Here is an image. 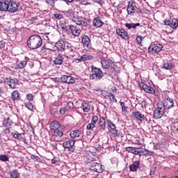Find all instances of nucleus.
<instances>
[{
	"label": "nucleus",
	"instance_id": "f257e3e1",
	"mask_svg": "<svg viewBox=\"0 0 178 178\" xmlns=\"http://www.w3.org/2000/svg\"><path fill=\"white\" fill-rule=\"evenodd\" d=\"M42 45V38L39 35H32L27 40L30 49H38Z\"/></svg>",
	"mask_w": 178,
	"mask_h": 178
},
{
	"label": "nucleus",
	"instance_id": "f03ea898",
	"mask_svg": "<svg viewBox=\"0 0 178 178\" xmlns=\"http://www.w3.org/2000/svg\"><path fill=\"white\" fill-rule=\"evenodd\" d=\"M91 70L92 74L89 76L90 80L99 81L104 76V72L94 65L91 66Z\"/></svg>",
	"mask_w": 178,
	"mask_h": 178
},
{
	"label": "nucleus",
	"instance_id": "7ed1b4c3",
	"mask_svg": "<svg viewBox=\"0 0 178 178\" xmlns=\"http://www.w3.org/2000/svg\"><path fill=\"white\" fill-rule=\"evenodd\" d=\"M50 129L54 131L55 137H62L63 136V129L60 127L59 122L52 121L50 124Z\"/></svg>",
	"mask_w": 178,
	"mask_h": 178
},
{
	"label": "nucleus",
	"instance_id": "20e7f679",
	"mask_svg": "<svg viewBox=\"0 0 178 178\" xmlns=\"http://www.w3.org/2000/svg\"><path fill=\"white\" fill-rule=\"evenodd\" d=\"M165 107H163V102H160L157 104V108L154 111V119H161L165 114Z\"/></svg>",
	"mask_w": 178,
	"mask_h": 178
},
{
	"label": "nucleus",
	"instance_id": "39448f33",
	"mask_svg": "<svg viewBox=\"0 0 178 178\" xmlns=\"http://www.w3.org/2000/svg\"><path fill=\"white\" fill-rule=\"evenodd\" d=\"M7 6V12H9V13H16V12H19V3L14 0H8Z\"/></svg>",
	"mask_w": 178,
	"mask_h": 178
},
{
	"label": "nucleus",
	"instance_id": "423d86ee",
	"mask_svg": "<svg viewBox=\"0 0 178 178\" xmlns=\"http://www.w3.org/2000/svg\"><path fill=\"white\" fill-rule=\"evenodd\" d=\"M90 170H93V172H96L97 173H102V172H104L102 165L95 161H92L90 163Z\"/></svg>",
	"mask_w": 178,
	"mask_h": 178
},
{
	"label": "nucleus",
	"instance_id": "0eeeda50",
	"mask_svg": "<svg viewBox=\"0 0 178 178\" xmlns=\"http://www.w3.org/2000/svg\"><path fill=\"white\" fill-rule=\"evenodd\" d=\"M162 48L163 47L161 44H152L148 48L149 54H152V55H154V54H159V52L162 51Z\"/></svg>",
	"mask_w": 178,
	"mask_h": 178
},
{
	"label": "nucleus",
	"instance_id": "6e6552de",
	"mask_svg": "<svg viewBox=\"0 0 178 178\" xmlns=\"http://www.w3.org/2000/svg\"><path fill=\"white\" fill-rule=\"evenodd\" d=\"M4 81L6 84H8L13 90L16 89V86L19 84L17 79L6 78Z\"/></svg>",
	"mask_w": 178,
	"mask_h": 178
},
{
	"label": "nucleus",
	"instance_id": "1a4fd4ad",
	"mask_svg": "<svg viewBox=\"0 0 178 178\" xmlns=\"http://www.w3.org/2000/svg\"><path fill=\"white\" fill-rule=\"evenodd\" d=\"M97 124L98 127L96 129L97 133H102V131H105L106 129V124H105V118L104 117L99 118Z\"/></svg>",
	"mask_w": 178,
	"mask_h": 178
},
{
	"label": "nucleus",
	"instance_id": "9d476101",
	"mask_svg": "<svg viewBox=\"0 0 178 178\" xmlns=\"http://www.w3.org/2000/svg\"><path fill=\"white\" fill-rule=\"evenodd\" d=\"M165 26H170L171 29H177L178 27V20L176 18H170L169 19H165L164 21Z\"/></svg>",
	"mask_w": 178,
	"mask_h": 178
},
{
	"label": "nucleus",
	"instance_id": "9b49d317",
	"mask_svg": "<svg viewBox=\"0 0 178 178\" xmlns=\"http://www.w3.org/2000/svg\"><path fill=\"white\" fill-rule=\"evenodd\" d=\"M163 108L165 111H169V109H172L175 106V102L173 99H170V97L166 98L163 103Z\"/></svg>",
	"mask_w": 178,
	"mask_h": 178
},
{
	"label": "nucleus",
	"instance_id": "f8f14e48",
	"mask_svg": "<svg viewBox=\"0 0 178 178\" xmlns=\"http://www.w3.org/2000/svg\"><path fill=\"white\" fill-rule=\"evenodd\" d=\"M136 2L129 1V4L127 8L128 15H130V16H134V13H136Z\"/></svg>",
	"mask_w": 178,
	"mask_h": 178
},
{
	"label": "nucleus",
	"instance_id": "ddd939ff",
	"mask_svg": "<svg viewBox=\"0 0 178 178\" xmlns=\"http://www.w3.org/2000/svg\"><path fill=\"white\" fill-rule=\"evenodd\" d=\"M61 83H65V84H73L76 83V79L72 76L63 75L60 77Z\"/></svg>",
	"mask_w": 178,
	"mask_h": 178
},
{
	"label": "nucleus",
	"instance_id": "4468645a",
	"mask_svg": "<svg viewBox=\"0 0 178 178\" xmlns=\"http://www.w3.org/2000/svg\"><path fill=\"white\" fill-rule=\"evenodd\" d=\"M141 169V163L140 161H133L131 164L129 165L130 172H138Z\"/></svg>",
	"mask_w": 178,
	"mask_h": 178
},
{
	"label": "nucleus",
	"instance_id": "2eb2a0df",
	"mask_svg": "<svg viewBox=\"0 0 178 178\" xmlns=\"http://www.w3.org/2000/svg\"><path fill=\"white\" fill-rule=\"evenodd\" d=\"M140 88H142L143 91H145V92H147L148 94H154L155 92V89L154 88L147 85L144 83H139Z\"/></svg>",
	"mask_w": 178,
	"mask_h": 178
},
{
	"label": "nucleus",
	"instance_id": "dca6fc26",
	"mask_svg": "<svg viewBox=\"0 0 178 178\" xmlns=\"http://www.w3.org/2000/svg\"><path fill=\"white\" fill-rule=\"evenodd\" d=\"M115 33H116V34H118V35L121 37V38H122V40H129V33H127V31H126V30H124L122 28L117 29L115 30Z\"/></svg>",
	"mask_w": 178,
	"mask_h": 178
},
{
	"label": "nucleus",
	"instance_id": "f3484780",
	"mask_svg": "<svg viewBox=\"0 0 178 178\" xmlns=\"http://www.w3.org/2000/svg\"><path fill=\"white\" fill-rule=\"evenodd\" d=\"M132 115L134 116V118H135V119H136V120H139V122H147L148 121V119H147L145 115H144L143 114H142L141 113H140L138 111L133 112Z\"/></svg>",
	"mask_w": 178,
	"mask_h": 178
},
{
	"label": "nucleus",
	"instance_id": "a211bd4d",
	"mask_svg": "<svg viewBox=\"0 0 178 178\" xmlns=\"http://www.w3.org/2000/svg\"><path fill=\"white\" fill-rule=\"evenodd\" d=\"M64 59H67V56L65 54H58L57 56L55 58L54 63L55 65H62V63H63Z\"/></svg>",
	"mask_w": 178,
	"mask_h": 178
},
{
	"label": "nucleus",
	"instance_id": "6ab92c4d",
	"mask_svg": "<svg viewBox=\"0 0 178 178\" xmlns=\"http://www.w3.org/2000/svg\"><path fill=\"white\" fill-rule=\"evenodd\" d=\"M140 147H126V150L128 152H131V154H134V155H140V154H143L144 150H138Z\"/></svg>",
	"mask_w": 178,
	"mask_h": 178
},
{
	"label": "nucleus",
	"instance_id": "aec40b11",
	"mask_svg": "<svg viewBox=\"0 0 178 178\" xmlns=\"http://www.w3.org/2000/svg\"><path fill=\"white\" fill-rule=\"evenodd\" d=\"M70 30L74 37H79L81 33V29H80V28L76 25H72Z\"/></svg>",
	"mask_w": 178,
	"mask_h": 178
},
{
	"label": "nucleus",
	"instance_id": "412c9836",
	"mask_svg": "<svg viewBox=\"0 0 178 178\" xmlns=\"http://www.w3.org/2000/svg\"><path fill=\"white\" fill-rule=\"evenodd\" d=\"M99 118L97 115H94L92 118V120H91V123H89L87 125V129L88 130H92V129H94L95 127V124H97V122H98Z\"/></svg>",
	"mask_w": 178,
	"mask_h": 178
},
{
	"label": "nucleus",
	"instance_id": "4be33fe9",
	"mask_svg": "<svg viewBox=\"0 0 178 178\" xmlns=\"http://www.w3.org/2000/svg\"><path fill=\"white\" fill-rule=\"evenodd\" d=\"M74 144H76V140L74 139H71L70 140H67L63 143V147L65 149H70V148H73L74 147Z\"/></svg>",
	"mask_w": 178,
	"mask_h": 178
},
{
	"label": "nucleus",
	"instance_id": "5701e85b",
	"mask_svg": "<svg viewBox=\"0 0 178 178\" xmlns=\"http://www.w3.org/2000/svg\"><path fill=\"white\" fill-rule=\"evenodd\" d=\"M56 47L58 51H61V52H63L66 48V43L63 40H59L56 42Z\"/></svg>",
	"mask_w": 178,
	"mask_h": 178
},
{
	"label": "nucleus",
	"instance_id": "b1692460",
	"mask_svg": "<svg viewBox=\"0 0 178 178\" xmlns=\"http://www.w3.org/2000/svg\"><path fill=\"white\" fill-rule=\"evenodd\" d=\"M81 42L83 44L84 47H86L87 48L91 47V45L90 44L91 43V40L88 36L84 35L82 38Z\"/></svg>",
	"mask_w": 178,
	"mask_h": 178
},
{
	"label": "nucleus",
	"instance_id": "393cba45",
	"mask_svg": "<svg viewBox=\"0 0 178 178\" xmlns=\"http://www.w3.org/2000/svg\"><path fill=\"white\" fill-rule=\"evenodd\" d=\"M74 22L77 24V26H83V27H87L88 26V24L81 17L75 18Z\"/></svg>",
	"mask_w": 178,
	"mask_h": 178
},
{
	"label": "nucleus",
	"instance_id": "a878e982",
	"mask_svg": "<svg viewBox=\"0 0 178 178\" xmlns=\"http://www.w3.org/2000/svg\"><path fill=\"white\" fill-rule=\"evenodd\" d=\"M0 11L8 12V0L0 1Z\"/></svg>",
	"mask_w": 178,
	"mask_h": 178
},
{
	"label": "nucleus",
	"instance_id": "bb28decb",
	"mask_svg": "<svg viewBox=\"0 0 178 178\" xmlns=\"http://www.w3.org/2000/svg\"><path fill=\"white\" fill-rule=\"evenodd\" d=\"M60 26L62 29V30H65V31H69L70 30V27H72V25H70L67 22H60Z\"/></svg>",
	"mask_w": 178,
	"mask_h": 178
},
{
	"label": "nucleus",
	"instance_id": "cd10ccee",
	"mask_svg": "<svg viewBox=\"0 0 178 178\" xmlns=\"http://www.w3.org/2000/svg\"><path fill=\"white\" fill-rule=\"evenodd\" d=\"M3 127H10V126H13V122L12 120H10V118H7L3 120Z\"/></svg>",
	"mask_w": 178,
	"mask_h": 178
},
{
	"label": "nucleus",
	"instance_id": "c85d7f7f",
	"mask_svg": "<svg viewBox=\"0 0 178 178\" xmlns=\"http://www.w3.org/2000/svg\"><path fill=\"white\" fill-rule=\"evenodd\" d=\"M80 134H81V131L76 129L72 131L70 134V136L71 138H77V137H80Z\"/></svg>",
	"mask_w": 178,
	"mask_h": 178
},
{
	"label": "nucleus",
	"instance_id": "c756f323",
	"mask_svg": "<svg viewBox=\"0 0 178 178\" xmlns=\"http://www.w3.org/2000/svg\"><path fill=\"white\" fill-rule=\"evenodd\" d=\"M92 23H93L94 27H96L97 29H98V27H102V24H104L102 21H101V19H99V18H95L93 20Z\"/></svg>",
	"mask_w": 178,
	"mask_h": 178
},
{
	"label": "nucleus",
	"instance_id": "7c9ffc66",
	"mask_svg": "<svg viewBox=\"0 0 178 178\" xmlns=\"http://www.w3.org/2000/svg\"><path fill=\"white\" fill-rule=\"evenodd\" d=\"M81 106L83 112H86V113L90 112V104L86 102H83L81 104Z\"/></svg>",
	"mask_w": 178,
	"mask_h": 178
},
{
	"label": "nucleus",
	"instance_id": "2f4dec72",
	"mask_svg": "<svg viewBox=\"0 0 178 178\" xmlns=\"http://www.w3.org/2000/svg\"><path fill=\"white\" fill-rule=\"evenodd\" d=\"M140 26V23H131V24H125V27L129 30H131V29H137V27Z\"/></svg>",
	"mask_w": 178,
	"mask_h": 178
},
{
	"label": "nucleus",
	"instance_id": "473e14b6",
	"mask_svg": "<svg viewBox=\"0 0 178 178\" xmlns=\"http://www.w3.org/2000/svg\"><path fill=\"white\" fill-rule=\"evenodd\" d=\"M19 97H20V93L17 90H14L11 93V99L13 101H17V99H19Z\"/></svg>",
	"mask_w": 178,
	"mask_h": 178
},
{
	"label": "nucleus",
	"instance_id": "72a5a7b5",
	"mask_svg": "<svg viewBox=\"0 0 178 178\" xmlns=\"http://www.w3.org/2000/svg\"><path fill=\"white\" fill-rule=\"evenodd\" d=\"M106 96L108 98L110 102H118V100L111 92H106Z\"/></svg>",
	"mask_w": 178,
	"mask_h": 178
},
{
	"label": "nucleus",
	"instance_id": "f704fd0d",
	"mask_svg": "<svg viewBox=\"0 0 178 178\" xmlns=\"http://www.w3.org/2000/svg\"><path fill=\"white\" fill-rule=\"evenodd\" d=\"M90 59H92V56L84 54L81 56V58L78 59V60L79 62H84L86 60H90Z\"/></svg>",
	"mask_w": 178,
	"mask_h": 178
},
{
	"label": "nucleus",
	"instance_id": "c9c22d12",
	"mask_svg": "<svg viewBox=\"0 0 178 178\" xmlns=\"http://www.w3.org/2000/svg\"><path fill=\"white\" fill-rule=\"evenodd\" d=\"M163 67V69H165V70H172V69H173V64L168 62H164Z\"/></svg>",
	"mask_w": 178,
	"mask_h": 178
},
{
	"label": "nucleus",
	"instance_id": "e433bc0d",
	"mask_svg": "<svg viewBox=\"0 0 178 178\" xmlns=\"http://www.w3.org/2000/svg\"><path fill=\"white\" fill-rule=\"evenodd\" d=\"M24 105H25L26 108H27V109H29V111H31V112H35V108L33 105V103L29 102L28 103H25Z\"/></svg>",
	"mask_w": 178,
	"mask_h": 178
},
{
	"label": "nucleus",
	"instance_id": "4c0bfd02",
	"mask_svg": "<svg viewBox=\"0 0 178 178\" xmlns=\"http://www.w3.org/2000/svg\"><path fill=\"white\" fill-rule=\"evenodd\" d=\"M101 64L103 69H109L110 67L109 62H108L106 60H102Z\"/></svg>",
	"mask_w": 178,
	"mask_h": 178
},
{
	"label": "nucleus",
	"instance_id": "58836bf2",
	"mask_svg": "<svg viewBox=\"0 0 178 178\" xmlns=\"http://www.w3.org/2000/svg\"><path fill=\"white\" fill-rule=\"evenodd\" d=\"M20 177V174L17 170H14L11 173H10V178H19Z\"/></svg>",
	"mask_w": 178,
	"mask_h": 178
},
{
	"label": "nucleus",
	"instance_id": "ea45409f",
	"mask_svg": "<svg viewBox=\"0 0 178 178\" xmlns=\"http://www.w3.org/2000/svg\"><path fill=\"white\" fill-rule=\"evenodd\" d=\"M27 65V62L26 60L22 61L21 63H18L17 65V67L18 69H23L24 67H26Z\"/></svg>",
	"mask_w": 178,
	"mask_h": 178
},
{
	"label": "nucleus",
	"instance_id": "a19ab883",
	"mask_svg": "<svg viewBox=\"0 0 178 178\" xmlns=\"http://www.w3.org/2000/svg\"><path fill=\"white\" fill-rule=\"evenodd\" d=\"M0 161H1V162H9V156H8V155L1 154L0 155Z\"/></svg>",
	"mask_w": 178,
	"mask_h": 178
},
{
	"label": "nucleus",
	"instance_id": "79ce46f5",
	"mask_svg": "<svg viewBox=\"0 0 178 178\" xmlns=\"http://www.w3.org/2000/svg\"><path fill=\"white\" fill-rule=\"evenodd\" d=\"M107 123L108 127H110L111 130H113V131L116 130V126L115 125V124H113V122H112L111 120H107Z\"/></svg>",
	"mask_w": 178,
	"mask_h": 178
},
{
	"label": "nucleus",
	"instance_id": "37998d69",
	"mask_svg": "<svg viewBox=\"0 0 178 178\" xmlns=\"http://www.w3.org/2000/svg\"><path fill=\"white\" fill-rule=\"evenodd\" d=\"M13 137L17 140H19V141H22V140H23V136L22 135V134H19V132H15V134H13Z\"/></svg>",
	"mask_w": 178,
	"mask_h": 178
},
{
	"label": "nucleus",
	"instance_id": "c03bdc74",
	"mask_svg": "<svg viewBox=\"0 0 178 178\" xmlns=\"http://www.w3.org/2000/svg\"><path fill=\"white\" fill-rule=\"evenodd\" d=\"M67 112V107H60L59 110L60 115H65Z\"/></svg>",
	"mask_w": 178,
	"mask_h": 178
},
{
	"label": "nucleus",
	"instance_id": "a18cd8bd",
	"mask_svg": "<svg viewBox=\"0 0 178 178\" xmlns=\"http://www.w3.org/2000/svg\"><path fill=\"white\" fill-rule=\"evenodd\" d=\"M114 134H115V136H117V137H123L124 136V134L120 131H118L115 129V131H114Z\"/></svg>",
	"mask_w": 178,
	"mask_h": 178
},
{
	"label": "nucleus",
	"instance_id": "49530a36",
	"mask_svg": "<svg viewBox=\"0 0 178 178\" xmlns=\"http://www.w3.org/2000/svg\"><path fill=\"white\" fill-rule=\"evenodd\" d=\"M54 17L57 20H60V19L63 18V15L60 14H54Z\"/></svg>",
	"mask_w": 178,
	"mask_h": 178
},
{
	"label": "nucleus",
	"instance_id": "de8ad7c7",
	"mask_svg": "<svg viewBox=\"0 0 178 178\" xmlns=\"http://www.w3.org/2000/svg\"><path fill=\"white\" fill-rule=\"evenodd\" d=\"M32 159H33V161H35L36 162H39V163L42 162V161L40 159L38 156H32Z\"/></svg>",
	"mask_w": 178,
	"mask_h": 178
},
{
	"label": "nucleus",
	"instance_id": "09e8293b",
	"mask_svg": "<svg viewBox=\"0 0 178 178\" xmlns=\"http://www.w3.org/2000/svg\"><path fill=\"white\" fill-rule=\"evenodd\" d=\"M26 98L29 101H34V96L32 94L26 95Z\"/></svg>",
	"mask_w": 178,
	"mask_h": 178
},
{
	"label": "nucleus",
	"instance_id": "8fccbe9b",
	"mask_svg": "<svg viewBox=\"0 0 178 178\" xmlns=\"http://www.w3.org/2000/svg\"><path fill=\"white\" fill-rule=\"evenodd\" d=\"M67 108H68L69 109H72L73 108H74V104H73V102H70L67 104Z\"/></svg>",
	"mask_w": 178,
	"mask_h": 178
},
{
	"label": "nucleus",
	"instance_id": "3c124183",
	"mask_svg": "<svg viewBox=\"0 0 178 178\" xmlns=\"http://www.w3.org/2000/svg\"><path fill=\"white\" fill-rule=\"evenodd\" d=\"M142 41H143V38H141L140 35H138V36L136 37V42H137L138 44H141Z\"/></svg>",
	"mask_w": 178,
	"mask_h": 178
},
{
	"label": "nucleus",
	"instance_id": "603ef678",
	"mask_svg": "<svg viewBox=\"0 0 178 178\" xmlns=\"http://www.w3.org/2000/svg\"><path fill=\"white\" fill-rule=\"evenodd\" d=\"M81 5H91V3L87 1L86 0H82L80 2Z\"/></svg>",
	"mask_w": 178,
	"mask_h": 178
},
{
	"label": "nucleus",
	"instance_id": "864d4df0",
	"mask_svg": "<svg viewBox=\"0 0 178 178\" xmlns=\"http://www.w3.org/2000/svg\"><path fill=\"white\" fill-rule=\"evenodd\" d=\"M46 3L48 5H54V3H55V0H46Z\"/></svg>",
	"mask_w": 178,
	"mask_h": 178
},
{
	"label": "nucleus",
	"instance_id": "5fc2aeb1",
	"mask_svg": "<svg viewBox=\"0 0 178 178\" xmlns=\"http://www.w3.org/2000/svg\"><path fill=\"white\" fill-rule=\"evenodd\" d=\"M155 172H156V168H152L150 170V176H152V175H155Z\"/></svg>",
	"mask_w": 178,
	"mask_h": 178
},
{
	"label": "nucleus",
	"instance_id": "6e6d98bb",
	"mask_svg": "<svg viewBox=\"0 0 178 178\" xmlns=\"http://www.w3.org/2000/svg\"><path fill=\"white\" fill-rule=\"evenodd\" d=\"M135 12H136L137 13L143 14V10L138 8L137 6L136 8Z\"/></svg>",
	"mask_w": 178,
	"mask_h": 178
},
{
	"label": "nucleus",
	"instance_id": "4d7b16f0",
	"mask_svg": "<svg viewBox=\"0 0 178 178\" xmlns=\"http://www.w3.org/2000/svg\"><path fill=\"white\" fill-rule=\"evenodd\" d=\"M149 151H148V149H144V151L143 153H140V154H143V155H148Z\"/></svg>",
	"mask_w": 178,
	"mask_h": 178
},
{
	"label": "nucleus",
	"instance_id": "13d9d810",
	"mask_svg": "<svg viewBox=\"0 0 178 178\" xmlns=\"http://www.w3.org/2000/svg\"><path fill=\"white\" fill-rule=\"evenodd\" d=\"M120 105L122 106V111H126V108H124V102H121Z\"/></svg>",
	"mask_w": 178,
	"mask_h": 178
},
{
	"label": "nucleus",
	"instance_id": "bf43d9fd",
	"mask_svg": "<svg viewBox=\"0 0 178 178\" xmlns=\"http://www.w3.org/2000/svg\"><path fill=\"white\" fill-rule=\"evenodd\" d=\"M0 48H5V42L0 41Z\"/></svg>",
	"mask_w": 178,
	"mask_h": 178
},
{
	"label": "nucleus",
	"instance_id": "052dcab7",
	"mask_svg": "<svg viewBox=\"0 0 178 178\" xmlns=\"http://www.w3.org/2000/svg\"><path fill=\"white\" fill-rule=\"evenodd\" d=\"M56 83H59V81H60V79L59 78H55L54 80Z\"/></svg>",
	"mask_w": 178,
	"mask_h": 178
},
{
	"label": "nucleus",
	"instance_id": "680f3d73",
	"mask_svg": "<svg viewBox=\"0 0 178 178\" xmlns=\"http://www.w3.org/2000/svg\"><path fill=\"white\" fill-rule=\"evenodd\" d=\"M51 163H54V164L56 163V159H55V158L52 159H51Z\"/></svg>",
	"mask_w": 178,
	"mask_h": 178
},
{
	"label": "nucleus",
	"instance_id": "e2e57ef3",
	"mask_svg": "<svg viewBox=\"0 0 178 178\" xmlns=\"http://www.w3.org/2000/svg\"><path fill=\"white\" fill-rule=\"evenodd\" d=\"M94 2H96L97 3H100L102 0H93Z\"/></svg>",
	"mask_w": 178,
	"mask_h": 178
},
{
	"label": "nucleus",
	"instance_id": "0e129e2a",
	"mask_svg": "<svg viewBox=\"0 0 178 178\" xmlns=\"http://www.w3.org/2000/svg\"><path fill=\"white\" fill-rule=\"evenodd\" d=\"M70 13H72V10H68V11L67 12V16H69V15H70Z\"/></svg>",
	"mask_w": 178,
	"mask_h": 178
},
{
	"label": "nucleus",
	"instance_id": "69168bd1",
	"mask_svg": "<svg viewBox=\"0 0 178 178\" xmlns=\"http://www.w3.org/2000/svg\"><path fill=\"white\" fill-rule=\"evenodd\" d=\"M65 2H69L70 3H71V2H73V1L74 0H65Z\"/></svg>",
	"mask_w": 178,
	"mask_h": 178
},
{
	"label": "nucleus",
	"instance_id": "338daca9",
	"mask_svg": "<svg viewBox=\"0 0 178 178\" xmlns=\"http://www.w3.org/2000/svg\"><path fill=\"white\" fill-rule=\"evenodd\" d=\"M112 64V63H114V62L113 61H112V60H111V59H109V63H108V64Z\"/></svg>",
	"mask_w": 178,
	"mask_h": 178
},
{
	"label": "nucleus",
	"instance_id": "774afa93",
	"mask_svg": "<svg viewBox=\"0 0 178 178\" xmlns=\"http://www.w3.org/2000/svg\"><path fill=\"white\" fill-rule=\"evenodd\" d=\"M2 96V90L0 88V97Z\"/></svg>",
	"mask_w": 178,
	"mask_h": 178
}]
</instances>
